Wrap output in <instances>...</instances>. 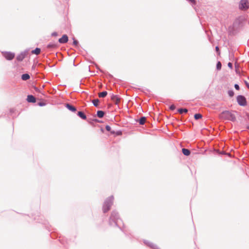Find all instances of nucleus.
I'll return each instance as SVG.
<instances>
[{
	"instance_id": "nucleus-25",
	"label": "nucleus",
	"mask_w": 249,
	"mask_h": 249,
	"mask_svg": "<svg viewBox=\"0 0 249 249\" xmlns=\"http://www.w3.org/2000/svg\"><path fill=\"white\" fill-rule=\"evenodd\" d=\"M178 112L179 114H182L183 113H187L188 109L186 108H180L178 109Z\"/></svg>"
},
{
	"instance_id": "nucleus-38",
	"label": "nucleus",
	"mask_w": 249,
	"mask_h": 249,
	"mask_svg": "<svg viewBox=\"0 0 249 249\" xmlns=\"http://www.w3.org/2000/svg\"><path fill=\"white\" fill-rule=\"evenodd\" d=\"M57 35H58V34L56 32H54L52 33L51 34V36H57Z\"/></svg>"
},
{
	"instance_id": "nucleus-12",
	"label": "nucleus",
	"mask_w": 249,
	"mask_h": 249,
	"mask_svg": "<svg viewBox=\"0 0 249 249\" xmlns=\"http://www.w3.org/2000/svg\"><path fill=\"white\" fill-rule=\"evenodd\" d=\"M26 100L28 103H35L36 100V97L33 95H28Z\"/></svg>"
},
{
	"instance_id": "nucleus-16",
	"label": "nucleus",
	"mask_w": 249,
	"mask_h": 249,
	"mask_svg": "<svg viewBox=\"0 0 249 249\" xmlns=\"http://www.w3.org/2000/svg\"><path fill=\"white\" fill-rule=\"evenodd\" d=\"M146 117L144 116H142L140 117L139 119L136 120L137 122H138L140 125H143L146 121Z\"/></svg>"
},
{
	"instance_id": "nucleus-35",
	"label": "nucleus",
	"mask_w": 249,
	"mask_h": 249,
	"mask_svg": "<svg viewBox=\"0 0 249 249\" xmlns=\"http://www.w3.org/2000/svg\"><path fill=\"white\" fill-rule=\"evenodd\" d=\"M176 108V107L174 105H171L170 107H169V109L171 110H175Z\"/></svg>"
},
{
	"instance_id": "nucleus-4",
	"label": "nucleus",
	"mask_w": 249,
	"mask_h": 249,
	"mask_svg": "<svg viewBox=\"0 0 249 249\" xmlns=\"http://www.w3.org/2000/svg\"><path fill=\"white\" fill-rule=\"evenodd\" d=\"M240 24V21L239 20H235L233 23L231 28H229L230 33L235 35L238 32V29Z\"/></svg>"
},
{
	"instance_id": "nucleus-13",
	"label": "nucleus",
	"mask_w": 249,
	"mask_h": 249,
	"mask_svg": "<svg viewBox=\"0 0 249 249\" xmlns=\"http://www.w3.org/2000/svg\"><path fill=\"white\" fill-rule=\"evenodd\" d=\"M111 99L117 105L120 101V98L117 95L112 94L111 96Z\"/></svg>"
},
{
	"instance_id": "nucleus-26",
	"label": "nucleus",
	"mask_w": 249,
	"mask_h": 249,
	"mask_svg": "<svg viewBox=\"0 0 249 249\" xmlns=\"http://www.w3.org/2000/svg\"><path fill=\"white\" fill-rule=\"evenodd\" d=\"M202 118V115L200 113H196L194 115V118L197 120Z\"/></svg>"
},
{
	"instance_id": "nucleus-2",
	"label": "nucleus",
	"mask_w": 249,
	"mask_h": 249,
	"mask_svg": "<svg viewBox=\"0 0 249 249\" xmlns=\"http://www.w3.org/2000/svg\"><path fill=\"white\" fill-rule=\"evenodd\" d=\"M114 197L111 196L105 200L103 205V211L104 213H107L110 209L113 202Z\"/></svg>"
},
{
	"instance_id": "nucleus-27",
	"label": "nucleus",
	"mask_w": 249,
	"mask_h": 249,
	"mask_svg": "<svg viewBox=\"0 0 249 249\" xmlns=\"http://www.w3.org/2000/svg\"><path fill=\"white\" fill-rule=\"evenodd\" d=\"M216 67L217 70H218V71H219L221 69L222 64L220 61H218L217 62Z\"/></svg>"
},
{
	"instance_id": "nucleus-22",
	"label": "nucleus",
	"mask_w": 249,
	"mask_h": 249,
	"mask_svg": "<svg viewBox=\"0 0 249 249\" xmlns=\"http://www.w3.org/2000/svg\"><path fill=\"white\" fill-rule=\"evenodd\" d=\"M41 49L39 48H36L35 49L32 51L31 53L32 54H35L36 55L39 54L40 53Z\"/></svg>"
},
{
	"instance_id": "nucleus-10",
	"label": "nucleus",
	"mask_w": 249,
	"mask_h": 249,
	"mask_svg": "<svg viewBox=\"0 0 249 249\" xmlns=\"http://www.w3.org/2000/svg\"><path fill=\"white\" fill-rule=\"evenodd\" d=\"M144 243L152 249H159L156 245L148 241L144 240Z\"/></svg>"
},
{
	"instance_id": "nucleus-29",
	"label": "nucleus",
	"mask_w": 249,
	"mask_h": 249,
	"mask_svg": "<svg viewBox=\"0 0 249 249\" xmlns=\"http://www.w3.org/2000/svg\"><path fill=\"white\" fill-rule=\"evenodd\" d=\"M228 95H229V96H230V97L233 96V95L234 94V91L232 90H228Z\"/></svg>"
},
{
	"instance_id": "nucleus-30",
	"label": "nucleus",
	"mask_w": 249,
	"mask_h": 249,
	"mask_svg": "<svg viewBox=\"0 0 249 249\" xmlns=\"http://www.w3.org/2000/svg\"><path fill=\"white\" fill-rule=\"evenodd\" d=\"M33 89L36 92L40 93L43 94V93L41 92L40 90L37 87H36V86H34Z\"/></svg>"
},
{
	"instance_id": "nucleus-9",
	"label": "nucleus",
	"mask_w": 249,
	"mask_h": 249,
	"mask_svg": "<svg viewBox=\"0 0 249 249\" xmlns=\"http://www.w3.org/2000/svg\"><path fill=\"white\" fill-rule=\"evenodd\" d=\"M65 106L68 110L72 112H75L77 111L76 107L69 103L65 104Z\"/></svg>"
},
{
	"instance_id": "nucleus-31",
	"label": "nucleus",
	"mask_w": 249,
	"mask_h": 249,
	"mask_svg": "<svg viewBox=\"0 0 249 249\" xmlns=\"http://www.w3.org/2000/svg\"><path fill=\"white\" fill-rule=\"evenodd\" d=\"M105 128H106V130H107V131H109V132H110V133H111V131H112V130H111V127H110L109 125H107L106 126V127H105Z\"/></svg>"
},
{
	"instance_id": "nucleus-17",
	"label": "nucleus",
	"mask_w": 249,
	"mask_h": 249,
	"mask_svg": "<svg viewBox=\"0 0 249 249\" xmlns=\"http://www.w3.org/2000/svg\"><path fill=\"white\" fill-rule=\"evenodd\" d=\"M182 152L184 155L188 156L191 154V151L189 149L183 148L182 149Z\"/></svg>"
},
{
	"instance_id": "nucleus-42",
	"label": "nucleus",
	"mask_w": 249,
	"mask_h": 249,
	"mask_svg": "<svg viewBox=\"0 0 249 249\" xmlns=\"http://www.w3.org/2000/svg\"><path fill=\"white\" fill-rule=\"evenodd\" d=\"M96 68H97L98 70H99L101 72H103V71H102V70H101V69L99 68V66H98V65H96Z\"/></svg>"
},
{
	"instance_id": "nucleus-21",
	"label": "nucleus",
	"mask_w": 249,
	"mask_h": 249,
	"mask_svg": "<svg viewBox=\"0 0 249 249\" xmlns=\"http://www.w3.org/2000/svg\"><path fill=\"white\" fill-rule=\"evenodd\" d=\"M111 134L113 135H115L116 136H121L122 135V131L120 130L115 131V130H112L111 131Z\"/></svg>"
},
{
	"instance_id": "nucleus-24",
	"label": "nucleus",
	"mask_w": 249,
	"mask_h": 249,
	"mask_svg": "<svg viewBox=\"0 0 249 249\" xmlns=\"http://www.w3.org/2000/svg\"><path fill=\"white\" fill-rule=\"evenodd\" d=\"M99 102H100V101L98 99H94V100H92V101H91V102L92 103L93 105L95 107H98Z\"/></svg>"
},
{
	"instance_id": "nucleus-33",
	"label": "nucleus",
	"mask_w": 249,
	"mask_h": 249,
	"mask_svg": "<svg viewBox=\"0 0 249 249\" xmlns=\"http://www.w3.org/2000/svg\"><path fill=\"white\" fill-rule=\"evenodd\" d=\"M37 105L40 107H43L46 105V103L43 102H40L37 103Z\"/></svg>"
},
{
	"instance_id": "nucleus-44",
	"label": "nucleus",
	"mask_w": 249,
	"mask_h": 249,
	"mask_svg": "<svg viewBox=\"0 0 249 249\" xmlns=\"http://www.w3.org/2000/svg\"><path fill=\"white\" fill-rule=\"evenodd\" d=\"M92 121V119H89V120L88 121L89 123H91L90 121Z\"/></svg>"
},
{
	"instance_id": "nucleus-45",
	"label": "nucleus",
	"mask_w": 249,
	"mask_h": 249,
	"mask_svg": "<svg viewBox=\"0 0 249 249\" xmlns=\"http://www.w3.org/2000/svg\"><path fill=\"white\" fill-rule=\"evenodd\" d=\"M231 56H232V57H233V56H234L233 54H230V57H231Z\"/></svg>"
},
{
	"instance_id": "nucleus-32",
	"label": "nucleus",
	"mask_w": 249,
	"mask_h": 249,
	"mask_svg": "<svg viewBox=\"0 0 249 249\" xmlns=\"http://www.w3.org/2000/svg\"><path fill=\"white\" fill-rule=\"evenodd\" d=\"M190 3H192V5H195L196 4V0H187Z\"/></svg>"
},
{
	"instance_id": "nucleus-37",
	"label": "nucleus",
	"mask_w": 249,
	"mask_h": 249,
	"mask_svg": "<svg viewBox=\"0 0 249 249\" xmlns=\"http://www.w3.org/2000/svg\"><path fill=\"white\" fill-rule=\"evenodd\" d=\"M228 67H229V68H230V69H232V67H233V66H232V63H231V62H229V63H228Z\"/></svg>"
},
{
	"instance_id": "nucleus-34",
	"label": "nucleus",
	"mask_w": 249,
	"mask_h": 249,
	"mask_svg": "<svg viewBox=\"0 0 249 249\" xmlns=\"http://www.w3.org/2000/svg\"><path fill=\"white\" fill-rule=\"evenodd\" d=\"M215 51H216V52L217 53V54L218 55H220V50H219V48L218 46H217L215 47Z\"/></svg>"
},
{
	"instance_id": "nucleus-43",
	"label": "nucleus",
	"mask_w": 249,
	"mask_h": 249,
	"mask_svg": "<svg viewBox=\"0 0 249 249\" xmlns=\"http://www.w3.org/2000/svg\"><path fill=\"white\" fill-rule=\"evenodd\" d=\"M247 116L248 119L249 120V113H247Z\"/></svg>"
},
{
	"instance_id": "nucleus-3",
	"label": "nucleus",
	"mask_w": 249,
	"mask_h": 249,
	"mask_svg": "<svg viewBox=\"0 0 249 249\" xmlns=\"http://www.w3.org/2000/svg\"><path fill=\"white\" fill-rule=\"evenodd\" d=\"M220 117L222 119L234 122L236 121L235 115L229 110H225L220 114Z\"/></svg>"
},
{
	"instance_id": "nucleus-19",
	"label": "nucleus",
	"mask_w": 249,
	"mask_h": 249,
	"mask_svg": "<svg viewBox=\"0 0 249 249\" xmlns=\"http://www.w3.org/2000/svg\"><path fill=\"white\" fill-rule=\"evenodd\" d=\"M105 114V112L102 110H98L96 115L99 118H102Z\"/></svg>"
},
{
	"instance_id": "nucleus-39",
	"label": "nucleus",
	"mask_w": 249,
	"mask_h": 249,
	"mask_svg": "<svg viewBox=\"0 0 249 249\" xmlns=\"http://www.w3.org/2000/svg\"><path fill=\"white\" fill-rule=\"evenodd\" d=\"M92 121L94 122L95 123H102V121H99L97 119H92Z\"/></svg>"
},
{
	"instance_id": "nucleus-28",
	"label": "nucleus",
	"mask_w": 249,
	"mask_h": 249,
	"mask_svg": "<svg viewBox=\"0 0 249 249\" xmlns=\"http://www.w3.org/2000/svg\"><path fill=\"white\" fill-rule=\"evenodd\" d=\"M72 39H73L72 45L75 47H77L79 43L78 41L76 39H75L74 37H73Z\"/></svg>"
},
{
	"instance_id": "nucleus-40",
	"label": "nucleus",
	"mask_w": 249,
	"mask_h": 249,
	"mask_svg": "<svg viewBox=\"0 0 249 249\" xmlns=\"http://www.w3.org/2000/svg\"><path fill=\"white\" fill-rule=\"evenodd\" d=\"M15 111V109L14 108H11L10 109V113L11 115H12L13 113H14Z\"/></svg>"
},
{
	"instance_id": "nucleus-6",
	"label": "nucleus",
	"mask_w": 249,
	"mask_h": 249,
	"mask_svg": "<svg viewBox=\"0 0 249 249\" xmlns=\"http://www.w3.org/2000/svg\"><path fill=\"white\" fill-rule=\"evenodd\" d=\"M239 9L246 10L249 8V2L248 0H241L239 4Z\"/></svg>"
},
{
	"instance_id": "nucleus-41",
	"label": "nucleus",
	"mask_w": 249,
	"mask_h": 249,
	"mask_svg": "<svg viewBox=\"0 0 249 249\" xmlns=\"http://www.w3.org/2000/svg\"><path fill=\"white\" fill-rule=\"evenodd\" d=\"M245 84L247 87L249 89V83L247 81H245Z\"/></svg>"
},
{
	"instance_id": "nucleus-5",
	"label": "nucleus",
	"mask_w": 249,
	"mask_h": 249,
	"mask_svg": "<svg viewBox=\"0 0 249 249\" xmlns=\"http://www.w3.org/2000/svg\"><path fill=\"white\" fill-rule=\"evenodd\" d=\"M236 101L238 104L242 107H245L247 105V101L246 97L242 95H239L236 97Z\"/></svg>"
},
{
	"instance_id": "nucleus-18",
	"label": "nucleus",
	"mask_w": 249,
	"mask_h": 249,
	"mask_svg": "<svg viewBox=\"0 0 249 249\" xmlns=\"http://www.w3.org/2000/svg\"><path fill=\"white\" fill-rule=\"evenodd\" d=\"M30 76L28 73H24L21 75V78L23 81H26L29 79Z\"/></svg>"
},
{
	"instance_id": "nucleus-20",
	"label": "nucleus",
	"mask_w": 249,
	"mask_h": 249,
	"mask_svg": "<svg viewBox=\"0 0 249 249\" xmlns=\"http://www.w3.org/2000/svg\"><path fill=\"white\" fill-rule=\"evenodd\" d=\"M57 47V44L54 42H50L47 46V48H55Z\"/></svg>"
},
{
	"instance_id": "nucleus-46",
	"label": "nucleus",
	"mask_w": 249,
	"mask_h": 249,
	"mask_svg": "<svg viewBox=\"0 0 249 249\" xmlns=\"http://www.w3.org/2000/svg\"><path fill=\"white\" fill-rule=\"evenodd\" d=\"M246 127L248 129H249V125H248Z\"/></svg>"
},
{
	"instance_id": "nucleus-7",
	"label": "nucleus",
	"mask_w": 249,
	"mask_h": 249,
	"mask_svg": "<svg viewBox=\"0 0 249 249\" xmlns=\"http://www.w3.org/2000/svg\"><path fill=\"white\" fill-rule=\"evenodd\" d=\"M2 55L5 57V58L8 60H12L15 56V54L13 53H11L10 52H2Z\"/></svg>"
},
{
	"instance_id": "nucleus-36",
	"label": "nucleus",
	"mask_w": 249,
	"mask_h": 249,
	"mask_svg": "<svg viewBox=\"0 0 249 249\" xmlns=\"http://www.w3.org/2000/svg\"><path fill=\"white\" fill-rule=\"evenodd\" d=\"M234 87L236 90H239L240 89V87L237 84H234Z\"/></svg>"
},
{
	"instance_id": "nucleus-1",
	"label": "nucleus",
	"mask_w": 249,
	"mask_h": 249,
	"mask_svg": "<svg viewBox=\"0 0 249 249\" xmlns=\"http://www.w3.org/2000/svg\"><path fill=\"white\" fill-rule=\"evenodd\" d=\"M108 223L110 226L118 227L122 231L124 232L123 228L120 225V223H123V221L120 218L119 214L116 211L114 210L111 212Z\"/></svg>"
},
{
	"instance_id": "nucleus-15",
	"label": "nucleus",
	"mask_w": 249,
	"mask_h": 249,
	"mask_svg": "<svg viewBox=\"0 0 249 249\" xmlns=\"http://www.w3.org/2000/svg\"><path fill=\"white\" fill-rule=\"evenodd\" d=\"M77 116L83 120L87 119V116L85 113L82 111H79L77 113Z\"/></svg>"
},
{
	"instance_id": "nucleus-11",
	"label": "nucleus",
	"mask_w": 249,
	"mask_h": 249,
	"mask_svg": "<svg viewBox=\"0 0 249 249\" xmlns=\"http://www.w3.org/2000/svg\"><path fill=\"white\" fill-rule=\"evenodd\" d=\"M144 243L152 249H159L156 245L148 241L144 240Z\"/></svg>"
},
{
	"instance_id": "nucleus-23",
	"label": "nucleus",
	"mask_w": 249,
	"mask_h": 249,
	"mask_svg": "<svg viewBox=\"0 0 249 249\" xmlns=\"http://www.w3.org/2000/svg\"><path fill=\"white\" fill-rule=\"evenodd\" d=\"M107 91H103L99 93L98 96L100 98H104L107 95Z\"/></svg>"
},
{
	"instance_id": "nucleus-14",
	"label": "nucleus",
	"mask_w": 249,
	"mask_h": 249,
	"mask_svg": "<svg viewBox=\"0 0 249 249\" xmlns=\"http://www.w3.org/2000/svg\"><path fill=\"white\" fill-rule=\"evenodd\" d=\"M26 56L25 52H21L20 53L18 54L16 57V59L18 61H21L23 60Z\"/></svg>"
},
{
	"instance_id": "nucleus-8",
	"label": "nucleus",
	"mask_w": 249,
	"mask_h": 249,
	"mask_svg": "<svg viewBox=\"0 0 249 249\" xmlns=\"http://www.w3.org/2000/svg\"><path fill=\"white\" fill-rule=\"evenodd\" d=\"M69 40L68 36L67 35L65 34L62 36L58 39V42L60 44H65L68 42Z\"/></svg>"
}]
</instances>
